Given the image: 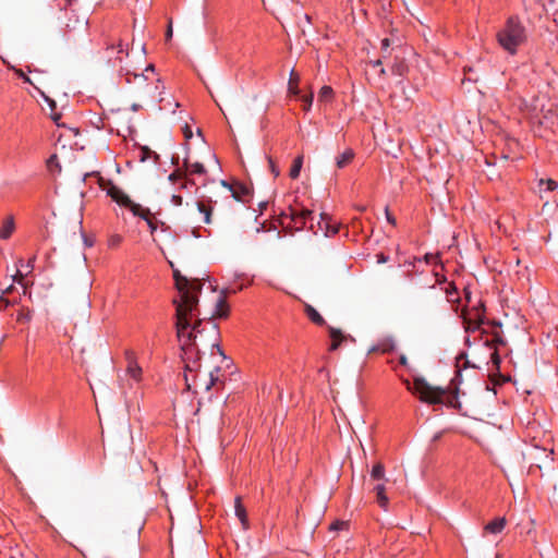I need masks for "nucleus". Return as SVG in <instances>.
I'll return each mask as SVG.
<instances>
[{"label": "nucleus", "instance_id": "nucleus-48", "mask_svg": "<svg viewBox=\"0 0 558 558\" xmlns=\"http://www.w3.org/2000/svg\"><path fill=\"white\" fill-rule=\"evenodd\" d=\"M183 132H184V136H185L186 140L192 138L193 133H192V130H191V128L189 125L184 126Z\"/></svg>", "mask_w": 558, "mask_h": 558}, {"label": "nucleus", "instance_id": "nucleus-33", "mask_svg": "<svg viewBox=\"0 0 558 558\" xmlns=\"http://www.w3.org/2000/svg\"><path fill=\"white\" fill-rule=\"evenodd\" d=\"M76 3V0H63V3H59V10L60 11H69L71 10V12H74L72 10V7Z\"/></svg>", "mask_w": 558, "mask_h": 558}, {"label": "nucleus", "instance_id": "nucleus-25", "mask_svg": "<svg viewBox=\"0 0 558 558\" xmlns=\"http://www.w3.org/2000/svg\"><path fill=\"white\" fill-rule=\"evenodd\" d=\"M126 373L135 381L142 379V367L137 363L132 362L131 365H128Z\"/></svg>", "mask_w": 558, "mask_h": 558}, {"label": "nucleus", "instance_id": "nucleus-39", "mask_svg": "<svg viewBox=\"0 0 558 558\" xmlns=\"http://www.w3.org/2000/svg\"><path fill=\"white\" fill-rule=\"evenodd\" d=\"M543 183H546V185H547L546 190L547 191H554L557 187V182L551 180V179H548L546 181L541 180V184H543Z\"/></svg>", "mask_w": 558, "mask_h": 558}, {"label": "nucleus", "instance_id": "nucleus-5", "mask_svg": "<svg viewBox=\"0 0 558 558\" xmlns=\"http://www.w3.org/2000/svg\"><path fill=\"white\" fill-rule=\"evenodd\" d=\"M311 215L312 211L308 209L298 210L293 207H289V214H283V217L291 220V222L287 225L288 227H293L296 230H301L305 226L306 219Z\"/></svg>", "mask_w": 558, "mask_h": 558}, {"label": "nucleus", "instance_id": "nucleus-50", "mask_svg": "<svg viewBox=\"0 0 558 558\" xmlns=\"http://www.w3.org/2000/svg\"><path fill=\"white\" fill-rule=\"evenodd\" d=\"M390 46V40L388 38H385L381 40V50L387 51L388 47Z\"/></svg>", "mask_w": 558, "mask_h": 558}, {"label": "nucleus", "instance_id": "nucleus-45", "mask_svg": "<svg viewBox=\"0 0 558 558\" xmlns=\"http://www.w3.org/2000/svg\"><path fill=\"white\" fill-rule=\"evenodd\" d=\"M209 374H210V381H209V384H208V385H206V387H205V388H206V390H209V389H210V387H211V386H214V385L216 384L217 379H218V377H216V376L214 375V372H210Z\"/></svg>", "mask_w": 558, "mask_h": 558}, {"label": "nucleus", "instance_id": "nucleus-32", "mask_svg": "<svg viewBox=\"0 0 558 558\" xmlns=\"http://www.w3.org/2000/svg\"><path fill=\"white\" fill-rule=\"evenodd\" d=\"M151 156H154L156 159L158 158V156L153 151L150 150L148 147H142L141 148V161H145L146 159L150 158Z\"/></svg>", "mask_w": 558, "mask_h": 558}, {"label": "nucleus", "instance_id": "nucleus-56", "mask_svg": "<svg viewBox=\"0 0 558 558\" xmlns=\"http://www.w3.org/2000/svg\"><path fill=\"white\" fill-rule=\"evenodd\" d=\"M197 367H198V365H196L195 367H193V366H191L190 364H186V367H185V368H186L187 371L192 372V371H196V369H197Z\"/></svg>", "mask_w": 558, "mask_h": 558}, {"label": "nucleus", "instance_id": "nucleus-3", "mask_svg": "<svg viewBox=\"0 0 558 558\" xmlns=\"http://www.w3.org/2000/svg\"><path fill=\"white\" fill-rule=\"evenodd\" d=\"M404 385L407 386L408 390L418 393L420 399L423 402L437 404L440 403L441 397L445 393V390L440 387H433L430 386L424 378L422 377H415L413 387L411 386L410 381L408 379L404 380Z\"/></svg>", "mask_w": 558, "mask_h": 558}, {"label": "nucleus", "instance_id": "nucleus-51", "mask_svg": "<svg viewBox=\"0 0 558 558\" xmlns=\"http://www.w3.org/2000/svg\"><path fill=\"white\" fill-rule=\"evenodd\" d=\"M35 259H36V256H33V257H32V258H29V260L27 262V268L29 269V271H32V270H33V268H34Z\"/></svg>", "mask_w": 558, "mask_h": 558}, {"label": "nucleus", "instance_id": "nucleus-49", "mask_svg": "<svg viewBox=\"0 0 558 558\" xmlns=\"http://www.w3.org/2000/svg\"><path fill=\"white\" fill-rule=\"evenodd\" d=\"M172 203L175 205V206H181L182 205V197L180 195H172Z\"/></svg>", "mask_w": 558, "mask_h": 558}, {"label": "nucleus", "instance_id": "nucleus-13", "mask_svg": "<svg viewBox=\"0 0 558 558\" xmlns=\"http://www.w3.org/2000/svg\"><path fill=\"white\" fill-rule=\"evenodd\" d=\"M15 230V222L13 216L7 217L0 228V239L8 240Z\"/></svg>", "mask_w": 558, "mask_h": 558}, {"label": "nucleus", "instance_id": "nucleus-47", "mask_svg": "<svg viewBox=\"0 0 558 558\" xmlns=\"http://www.w3.org/2000/svg\"><path fill=\"white\" fill-rule=\"evenodd\" d=\"M345 525H347V523L343 521L335 522L333 524H331L330 529L331 530H340V529H343Z\"/></svg>", "mask_w": 558, "mask_h": 558}, {"label": "nucleus", "instance_id": "nucleus-12", "mask_svg": "<svg viewBox=\"0 0 558 558\" xmlns=\"http://www.w3.org/2000/svg\"><path fill=\"white\" fill-rule=\"evenodd\" d=\"M474 312L475 314L473 318H464L465 323L468 324V329H475L480 327V325L484 322V305L481 304L480 306L474 307Z\"/></svg>", "mask_w": 558, "mask_h": 558}, {"label": "nucleus", "instance_id": "nucleus-40", "mask_svg": "<svg viewBox=\"0 0 558 558\" xmlns=\"http://www.w3.org/2000/svg\"><path fill=\"white\" fill-rule=\"evenodd\" d=\"M404 69L405 66L402 63H399L395 64L391 70L397 75H403Z\"/></svg>", "mask_w": 558, "mask_h": 558}, {"label": "nucleus", "instance_id": "nucleus-64", "mask_svg": "<svg viewBox=\"0 0 558 558\" xmlns=\"http://www.w3.org/2000/svg\"><path fill=\"white\" fill-rule=\"evenodd\" d=\"M452 289L446 290V293L452 292V290H456V287L451 286Z\"/></svg>", "mask_w": 558, "mask_h": 558}, {"label": "nucleus", "instance_id": "nucleus-46", "mask_svg": "<svg viewBox=\"0 0 558 558\" xmlns=\"http://www.w3.org/2000/svg\"><path fill=\"white\" fill-rule=\"evenodd\" d=\"M23 278H24V275L17 269L15 275L13 276V280L19 283H22Z\"/></svg>", "mask_w": 558, "mask_h": 558}, {"label": "nucleus", "instance_id": "nucleus-11", "mask_svg": "<svg viewBox=\"0 0 558 558\" xmlns=\"http://www.w3.org/2000/svg\"><path fill=\"white\" fill-rule=\"evenodd\" d=\"M304 313L317 326H328L324 317L308 303H304Z\"/></svg>", "mask_w": 558, "mask_h": 558}, {"label": "nucleus", "instance_id": "nucleus-35", "mask_svg": "<svg viewBox=\"0 0 558 558\" xmlns=\"http://www.w3.org/2000/svg\"><path fill=\"white\" fill-rule=\"evenodd\" d=\"M47 166L51 171L53 169V166H56L58 168L59 172L61 171V168L58 162V157L56 155L50 156V158L47 161Z\"/></svg>", "mask_w": 558, "mask_h": 558}, {"label": "nucleus", "instance_id": "nucleus-20", "mask_svg": "<svg viewBox=\"0 0 558 558\" xmlns=\"http://www.w3.org/2000/svg\"><path fill=\"white\" fill-rule=\"evenodd\" d=\"M194 316H198V305L196 306V310L192 313V314H187V318H189V322H190V326L187 328H185L183 330V332L181 333V336L179 338H181L182 336L185 335V331L189 329V328H192L193 331H196L198 332L199 335H202L203 332V329H201V325H202V322L203 319L201 318H197L194 324L192 325L191 324V319L194 317Z\"/></svg>", "mask_w": 558, "mask_h": 558}, {"label": "nucleus", "instance_id": "nucleus-28", "mask_svg": "<svg viewBox=\"0 0 558 558\" xmlns=\"http://www.w3.org/2000/svg\"><path fill=\"white\" fill-rule=\"evenodd\" d=\"M184 166L191 173L203 174L206 172L204 165L201 162L190 163L187 160H184Z\"/></svg>", "mask_w": 558, "mask_h": 558}, {"label": "nucleus", "instance_id": "nucleus-37", "mask_svg": "<svg viewBox=\"0 0 558 558\" xmlns=\"http://www.w3.org/2000/svg\"><path fill=\"white\" fill-rule=\"evenodd\" d=\"M125 359L128 361V365H131V363H137L136 362V355L135 353L132 351V350H126L125 351Z\"/></svg>", "mask_w": 558, "mask_h": 558}, {"label": "nucleus", "instance_id": "nucleus-54", "mask_svg": "<svg viewBox=\"0 0 558 558\" xmlns=\"http://www.w3.org/2000/svg\"><path fill=\"white\" fill-rule=\"evenodd\" d=\"M493 360H494V363H495L496 365H498V364H499V356H498L497 352H495V353L493 354Z\"/></svg>", "mask_w": 558, "mask_h": 558}, {"label": "nucleus", "instance_id": "nucleus-63", "mask_svg": "<svg viewBox=\"0 0 558 558\" xmlns=\"http://www.w3.org/2000/svg\"><path fill=\"white\" fill-rule=\"evenodd\" d=\"M52 119H53L56 122H58V120L60 119V114H56V116H53V117H52Z\"/></svg>", "mask_w": 558, "mask_h": 558}, {"label": "nucleus", "instance_id": "nucleus-29", "mask_svg": "<svg viewBox=\"0 0 558 558\" xmlns=\"http://www.w3.org/2000/svg\"><path fill=\"white\" fill-rule=\"evenodd\" d=\"M333 90L330 86H323L318 93V101L328 102L331 100Z\"/></svg>", "mask_w": 558, "mask_h": 558}, {"label": "nucleus", "instance_id": "nucleus-4", "mask_svg": "<svg viewBox=\"0 0 558 558\" xmlns=\"http://www.w3.org/2000/svg\"><path fill=\"white\" fill-rule=\"evenodd\" d=\"M108 195L118 204L128 207L133 215H142V206L131 201V198L118 186L112 185L108 190Z\"/></svg>", "mask_w": 558, "mask_h": 558}, {"label": "nucleus", "instance_id": "nucleus-21", "mask_svg": "<svg viewBox=\"0 0 558 558\" xmlns=\"http://www.w3.org/2000/svg\"><path fill=\"white\" fill-rule=\"evenodd\" d=\"M300 82V75L292 70L290 73L289 84H288V92L289 94L293 96H298L300 94V89L298 87V84Z\"/></svg>", "mask_w": 558, "mask_h": 558}, {"label": "nucleus", "instance_id": "nucleus-24", "mask_svg": "<svg viewBox=\"0 0 558 558\" xmlns=\"http://www.w3.org/2000/svg\"><path fill=\"white\" fill-rule=\"evenodd\" d=\"M196 205L198 211L204 215V222L206 225L211 223L213 207L210 205H205L203 202H197Z\"/></svg>", "mask_w": 558, "mask_h": 558}, {"label": "nucleus", "instance_id": "nucleus-8", "mask_svg": "<svg viewBox=\"0 0 558 558\" xmlns=\"http://www.w3.org/2000/svg\"><path fill=\"white\" fill-rule=\"evenodd\" d=\"M163 90V86L160 84L159 78H154L148 84H146L145 95L148 98L157 99L158 101H161L162 98L160 97Z\"/></svg>", "mask_w": 558, "mask_h": 558}, {"label": "nucleus", "instance_id": "nucleus-58", "mask_svg": "<svg viewBox=\"0 0 558 558\" xmlns=\"http://www.w3.org/2000/svg\"><path fill=\"white\" fill-rule=\"evenodd\" d=\"M373 65H374V66H379V65H381V60H380V59L376 60V61L373 63Z\"/></svg>", "mask_w": 558, "mask_h": 558}, {"label": "nucleus", "instance_id": "nucleus-16", "mask_svg": "<svg viewBox=\"0 0 558 558\" xmlns=\"http://www.w3.org/2000/svg\"><path fill=\"white\" fill-rule=\"evenodd\" d=\"M234 511H235V515L241 521L243 527L247 529L248 519H247L246 510H245L244 506L242 505V500H241L240 496H238L234 500Z\"/></svg>", "mask_w": 558, "mask_h": 558}, {"label": "nucleus", "instance_id": "nucleus-44", "mask_svg": "<svg viewBox=\"0 0 558 558\" xmlns=\"http://www.w3.org/2000/svg\"><path fill=\"white\" fill-rule=\"evenodd\" d=\"M172 34H173V31H172V21L170 20V21H169L168 28H167V32H166V39H167V40H170V39L172 38Z\"/></svg>", "mask_w": 558, "mask_h": 558}, {"label": "nucleus", "instance_id": "nucleus-1", "mask_svg": "<svg viewBox=\"0 0 558 558\" xmlns=\"http://www.w3.org/2000/svg\"><path fill=\"white\" fill-rule=\"evenodd\" d=\"M173 278L180 296V299H173L172 301L175 306L177 336L180 337L183 330L190 326L187 314H192L198 305L202 283L197 279H187L177 269L173 270Z\"/></svg>", "mask_w": 558, "mask_h": 558}, {"label": "nucleus", "instance_id": "nucleus-6", "mask_svg": "<svg viewBox=\"0 0 558 558\" xmlns=\"http://www.w3.org/2000/svg\"><path fill=\"white\" fill-rule=\"evenodd\" d=\"M155 66L153 64H149L144 73H133V72H126L125 73V81L128 83H134L138 88L143 87L145 85V82H150L155 77Z\"/></svg>", "mask_w": 558, "mask_h": 558}, {"label": "nucleus", "instance_id": "nucleus-15", "mask_svg": "<svg viewBox=\"0 0 558 558\" xmlns=\"http://www.w3.org/2000/svg\"><path fill=\"white\" fill-rule=\"evenodd\" d=\"M373 490L376 493V498H377V502L378 505L384 508V509H387L388 507V504H389V499L388 497L386 496V487H385V484L384 483H377L374 485L373 487Z\"/></svg>", "mask_w": 558, "mask_h": 558}, {"label": "nucleus", "instance_id": "nucleus-7", "mask_svg": "<svg viewBox=\"0 0 558 558\" xmlns=\"http://www.w3.org/2000/svg\"><path fill=\"white\" fill-rule=\"evenodd\" d=\"M327 330H328L329 337L331 339V343L329 345V351L338 350L339 347L347 341L355 342L354 337H352L349 333H345L343 330H341L339 328H336V327H332L329 325V326H327Z\"/></svg>", "mask_w": 558, "mask_h": 558}, {"label": "nucleus", "instance_id": "nucleus-9", "mask_svg": "<svg viewBox=\"0 0 558 558\" xmlns=\"http://www.w3.org/2000/svg\"><path fill=\"white\" fill-rule=\"evenodd\" d=\"M227 291L228 290H222L221 291L220 296L218 298V300L216 302V308H215V312L213 314V317H220V318L228 317V315H229V305H228L227 300H226Z\"/></svg>", "mask_w": 558, "mask_h": 558}, {"label": "nucleus", "instance_id": "nucleus-57", "mask_svg": "<svg viewBox=\"0 0 558 558\" xmlns=\"http://www.w3.org/2000/svg\"><path fill=\"white\" fill-rule=\"evenodd\" d=\"M12 290H13V286H10L9 288H7V289L2 292V294H1V295H3V296H4V294H5V293L11 292Z\"/></svg>", "mask_w": 558, "mask_h": 558}, {"label": "nucleus", "instance_id": "nucleus-22", "mask_svg": "<svg viewBox=\"0 0 558 558\" xmlns=\"http://www.w3.org/2000/svg\"><path fill=\"white\" fill-rule=\"evenodd\" d=\"M222 185L229 187L232 191V196L236 201H242V196L250 194V190L246 186H244V185H239V186L233 189L226 181H222Z\"/></svg>", "mask_w": 558, "mask_h": 558}, {"label": "nucleus", "instance_id": "nucleus-52", "mask_svg": "<svg viewBox=\"0 0 558 558\" xmlns=\"http://www.w3.org/2000/svg\"><path fill=\"white\" fill-rule=\"evenodd\" d=\"M386 216H387V220L392 223V225H396V219L389 214L388 210H386Z\"/></svg>", "mask_w": 558, "mask_h": 558}, {"label": "nucleus", "instance_id": "nucleus-27", "mask_svg": "<svg viewBox=\"0 0 558 558\" xmlns=\"http://www.w3.org/2000/svg\"><path fill=\"white\" fill-rule=\"evenodd\" d=\"M142 215H137L138 217L143 218L144 220H146L149 229H150V232L154 233L157 229V225L156 222L151 219L150 217V210L148 208H143L142 207Z\"/></svg>", "mask_w": 558, "mask_h": 558}, {"label": "nucleus", "instance_id": "nucleus-53", "mask_svg": "<svg viewBox=\"0 0 558 558\" xmlns=\"http://www.w3.org/2000/svg\"><path fill=\"white\" fill-rule=\"evenodd\" d=\"M494 341H495L496 343H499V344H502V343H504L502 338H501L499 335H497V333L495 335Z\"/></svg>", "mask_w": 558, "mask_h": 558}, {"label": "nucleus", "instance_id": "nucleus-59", "mask_svg": "<svg viewBox=\"0 0 558 558\" xmlns=\"http://www.w3.org/2000/svg\"><path fill=\"white\" fill-rule=\"evenodd\" d=\"M400 363L405 365L407 364V357L405 356H401L400 357Z\"/></svg>", "mask_w": 558, "mask_h": 558}, {"label": "nucleus", "instance_id": "nucleus-41", "mask_svg": "<svg viewBox=\"0 0 558 558\" xmlns=\"http://www.w3.org/2000/svg\"><path fill=\"white\" fill-rule=\"evenodd\" d=\"M11 302L5 299L3 295H0V312H2L4 308H7Z\"/></svg>", "mask_w": 558, "mask_h": 558}, {"label": "nucleus", "instance_id": "nucleus-10", "mask_svg": "<svg viewBox=\"0 0 558 558\" xmlns=\"http://www.w3.org/2000/svg\"><path fill=\"white\" fill-rule=\"evenodd\" d=\"M318 228L323 231L325 236H330L339 231L338 225H331L330 218L326 214L320 215V220L318 221Z\"/></svg>", "mask_w": 558, "mask_h": 558}, {"label": "nucleus", "instance_id": "nucleus-14", "mask_svg": "<svg viewBox=\"0 0 558 558\" xmlns=\"http://www.w3.org/2000/svg\"><path fill=\"white\" fill-rule=\"evenodd\" d=\"M199 333L193 330H190L186 333V343L182 347V350L185 352V354L196 352V354H199V350L196 348V339Z\"/></svg>", "mask_w": 558, "mask_h": 558}, {"label": "nucleus", "instance_id": "nucleus-55", "mask_svg": "<svg viewBox=\"0 0 558 558\" xmlns=\"http://www.w3.org/2000/svg\"><path fill=\"white\" fill-rule=\"evenodd\" d=\"M45 98H46V100L49 102V106H50L51 108H54V107H56V102H54V100L49 99L48 97H45Z\"/></svg>", "mask_w": 558, "mask_h": 558}, {"label": "nucleus", "instance_id": "nucleus-30", "mask_svg": "<svg viewBox=\"0 0 558 558\" xmlns=\"http://www.w3.org/2000/svg\"><path fill=\"white\" fill-rule=\"evenodd\" d=\"M33 317V312L29 308H21L16 315V320L19 323H29Z\"/></svg>", "mask_w": 558, "mask_h": 558}, {"label": "nucleus", "instance_id": "nucleus-36", "mask_svg": "<svg viewBox=\"0 0 558 558\" xmlns=\"http://www.w3.org/2000/svg\"><path fill=\"white\" fill-rule=\"evenodd\" d=\"M210 348H211V354H214V351L217 352V354L222 359L225 360L226 359V355L223 354L222 350L220 349L219 344L217 343V341L215 340L214 342L210 343Z\"/></svg>", "mask_w": 558, "mask_h": 558}, {"label": "nucleus", "instance_id": "nucleus-60", "mask_svg": "<svg viewBox=\"0 0 558 558\" xmlns=\"http://www.w3.org/2000/svg\"><path fill=\"white\" fill-rule=\"evenodd\" d=\"M213 332L218 336V328L216 325H213Z\"/></svg>", "mask_w": 558, "mask_h": 558}, {"label": "nucleus", "instance_id": "nucleus-43", "mask_svg": "<svg viewBox=\"0 0 558 558\" xmlns=\"http://www.w3.org/2000/svg\"><path fill=\"white\" fill-rule=\"evenodd\" d=\"M376 258H377V263L378 264H384V263H387L389 257L386 256L384 253H379L376 255Z\"/></svg>", "mask_w": 558, "mask_h": 558}, {"label": "nucleus", "instance_id": "nucleus-61", "mask_svg": "<svg viewBox=\"0 0 558 558\" xmlns=\"http://www.w3.org/2000/svg\"><path fill=\"white\" fill-rule=\"evenodd\" d=\"M138 108H140V105H137V104H134V105L132 106V110H133V111H137V110H138Z\"/></svg>", "mask_w": 558, "mask_h": 558}, {"label": "nucleus", "instance_id": "nucleus-17", "mask_svg": "<svg viewBox=\"0 0 558 558\" xmlns=\"http://www.w3.org/2000/svg\"><path fill=\"white\" fill-rule=\"evenodd\" d=\"M87 21L84 19H80L77 15H73V17H69L64 24V34L68 32H72L77 27H86Z\"/></svg>", "mask_w": 558, "mask_h": 558}, {"label": "nucleus", "instance_id": "nucleus-31", "mask_svg": "<svg viewBox=\"0 0 558 558\" xmlns=\"http://www.w3.org/2000/svg\"><path fill=\"white\" fill-rule=\"evenodd\" d=\"M9 69L13 70L15 72V74L21 77L25 83H28V84H33L32 80L29 78V76H27L21 69H16L15 66L7 63Z\"/></svg>", "mask_w": 558, "mask_h": 558}, {"label": "nucleus", "instance_id": "nucleus-2", "mask_svg": "<svg viewBox=\"0 0 558 558\" xmlns=\"http://www.w3.org/2000/svg\"><path fill=\"white\" fill-rule=\"evenodd\" d=\"M499 45L510 53L517 51L524 39V27L513 17L507 21L506 26L497 34Z\"/></svg>", "mask_w": 558, "mask_h": 558}, {"label": "nucleus", "instance_id": "nucleus-26", "mask_svg": "<svg viewBox=\"0 0 558 558\" xmlns=\"http://www.w3.org/2000/svg\"><path fill=\"white\" fill-rule=\"evenodd\" d=\"M302 166H303V156H298L294 159L293 165L291 166V169H290L289 175H290L291 179H298L299 178L301 169H302Z\"/></svg>", "mask_w": 558, "mask_h": 558}, {"label": "nucleus", "instance_id": "nucleus-38", "mask_svg": "<svg viewBox=\"0 0 558 558\" xmlns=\"http://www.w3.org/2000/svg\"><path fill=\"white\" fill-rule=\"evenodd\" d=\"M268 158V161H269V169L271 171V173L275 175V177H278L280 171L278 169V167L275 165L274 160L271 159V157H267Z\"/></svg>", "mask_w": 558, "mask_h": 558}, {"label": "nucleus", "instance_id": "nucleus-23", "mask_svg": "<svg viewBox=\"0 0 558 558\" xmlns=\"http://www.w3.org/2000/svg\"><path fill=\"white\" fill-rule=\"evenodd\" d=\"M371 478L377 482L387 481V478L385 477V468L380 462L376 463L373 466L371 472Z\"/></svg>", "mask_w": 558, "mask_h": 558}, {"label": "nucleus", "instance_id": "nucleus-42", "mask_svg": "<svg viewBox=\"0 0 558 558\" xmlns=\"http://www.w3.org/2000/svg\"><path fill=\"white\" fill-rule=\"evenodd\" d=\"M466 355L465 353H461L458 357H457V367H458V371H457V377H460L461 376V366H460V361L461 360H465Z\"/></svg>", "mask_w": 558, "mask_h": 558}, {"label": "nucleus", "instance_id": "nucleus-62", "mask_svg": "<svg viewBox=\"0 0 558 558\" xmlns=\"http://www.w3.org/2000/svg\"><path fill=\"white\" fill-rule=\"evenodd\" d=\"M185 383H186V387H187V389H191V385H190V383H189V378H187V376H185Z\"/></svg>", "mask_w": 558, "mask_h": 558}, {"label": "nucleus", "instance_id": "nucleus-19", "mask_svg": "<svg viewBox=\"0 0 558 558\" xmlns=\"http://www.w3.org/2000/svg\"><path fill=\"white\" fill-rule=\"evenodd\" d=\"M354 158V151L351 148L345 149L341 155L336 158V166L338 169L347 167Z\"/></svg>", "mask_w": 558, "mask_h": 558}, {"label": "nucleus", "instance_id": "nucleus-34", "mask_svg": "<svg viewBox=\"0 0 558 558\" xmlns=\"http://www.w3.org/2000/svg\"><path fill=\"white\" fill-rule=\"evenodd\" d=\"M313 98H314L313 93H310L308 95L302 97V100L304 102V106H303L304 110H310V108L313 104Z\"/></svg>", "mask_w": 558, "mask_h": 558}, {"label": "nucleus", "instance_id": "nucleus-18", "mask_svg": "<svg viewBox=\"0 0 558 558\" xmlns=\"http://www.w3.org/2000/svg\"><path fill=\"white\" fill-rule=\"evenodd\" d=\"M506 525V519L505 518H497L494 521L487 523L484 527V531L492 534H498L500 533Z\"/></svg>", "mask_w": 558, "mask_h": 558}]
</instances>
